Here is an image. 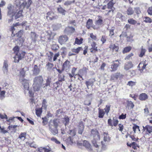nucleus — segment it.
Wrapping results in <instances>:
<instances>
[{
	"label": "nucleus",
	"mask_w": 152,
	"mask_h": 152,
	"mask_svg": "<svg viewBox=\"0 0 152 152\" xmlns=\"http://www.w3.org/2000/svg\"><path fill=\"white\" fill-rule=\"evenodd\" d=\"M8 62L7 61H4L3 67V70L4 73L5 74H7L8 72Z\"/></svg>",
	"instance_id": "16"
},
{
	"label": "nucleus",
	"mask_w": 152,
	"mask_h": 152,
	"mask_svg": "<svg viewBox=\"0 0 152 152\" xmlns=\"http://www.w3.org/2000/svg\"><path fill=\"white\" fill-rule=\"evenodd\" d=\"M144 113L147 116L148 115L149 113V111L147 107H145L144 109Z\"/></svg>",
	"instance_id": "60"
},
{
	"label": "nucleus",
	"mask_w": 152,
	"mask_h": 152,
	"mask_svg": "<svg viewBox=\"0 0 152 152\" xmlns=\"http://www.w3.org/2000/svg\"><path fill=\"white\" fill-rule=\"evenodd\" d=\"M38 151L39 152H49L50 150L45 148L41 147L38 148Z\"/></svg>",
	"instance_id": "26"
},
{
	"label": "nucleus",
	"mask_w": 152,
	"mask_h": 152,
	"mask_svg": "<svg viewBox=\"0 0 152 152\" xmlns=\"http://www.w3.org/2000/svg\"><path fill=\"white\" fill-rule=\"evenodd\" d=\"M5 91H2L0 92V99H3L5 97Z\"/></svg>",
	"instance_id": "43"
},
{
	"label": "nucleus",
	"mask_w": 152,
	"mask_h": 152,
	"mask_svg": "<svg viewBox=\"0 0 152 152\" xmlns=\"http://www.w3.org/2000/svg\"><path fill=\"white\" fill-rule=\"evenodd\" d=\"M23 30H20L18 33H16V35L17 36L19 37V38L23 34Z\"/></svg>",
	"instance_id": "55"
},
{
	"label": "nucleus",
	"mask_w": 152,
	"mask_h": 152,
	"mask_svg": "<svg viewBox=\"0 0 152 152\" xmlns=\"http://www.w3.org/2000/svg\"><path fill=\"white\" fill-rule=\"evenodd\" d=\"M127 106L128 108L132 109L134 107V105L131 101L128 100L127 101Z\"/></svg>",
	"instance_id": "22"
},
{
	"label": "nucleus",
	"mask_w": 152,
	"mask_h": 152,
	"mask_svg": "<svg viewBox=\"0 0 152 152\" xmlns=\"http://www.w3.org/2000/svg\"><path fill=\"white\" fill-rule=\"evenodd\" d=\"M143 21L146 23H151L152 22V20L149 17H145L143 18Z\"/></svg>",
	"instance_id": "27"
},
{
	"label": "nucleus",
	"mask_w": 152,
	"mask_h": 152,
	"mask_svg": "<svg viewBox=\"0 0 152 152\" xmlns=\"http://www.w3.org/2000/svg\"><path fill=\"white\" fill-rule=\"evenodd\" d=\"M51 140L52 141L54 142L56 144H58L60 143V141L56 139L54 137H52L51 138Z\"/></svg>",
	"instance_id": "57"
},
{
	"label": "nucleus",
	"mask_w": 152,
	"mask_h": 152,
	"mask_svg": "<svg viewBox=\"0 0 152 152\" xmlns=\"http://www.w3.org/2000/svg\"><path fill=\"white\" fill-rule=\"evenodd\" d=\"M96 44L95 42H93L91 44L92 48L90 49L91 52H92L94 51H97V47H96Z\"/></svg>",
	"instance_id": "25"
},
{
	"label": "nucleus",
	"mask_w": 152,
	"mask_h": 152,
	"mask_svg": "<svg viewBox=\"0 0 152 152\" xmlns=\"http://www.w3.org/2000/svg\"><path fill=\"white\" fill-rule=\"evenodd\" d=\"M131 145H132V147L134 149H137V147H139L137 145L135 142H132L131 143Z\"/></svg>",
	"instance_id": "52"
},
{
	"label": "nucleus",
	"mask_w": 152,
	"mask_h": 152,
	"mask_svg": "<svg viewBox=\"0 0 152 152\" xmlns=\"http://www.w3.org/2000/svg\"><path fill=\"white\" fill-rule=\"evenodd\" d=\"M65 30L70 33H73L75 31V29L72 27H68L66 28Z\"/></svg>",
	"instance_id": "31"
},
{
	"label": "nucleus",
	"mask_w": 152,
	"mask_h": 152,
	"mask_svg": "<svg viewBox=\"0 0 152 152\" xmlns=\"http://www.w3.org/2000/svg\"><path fill=\"white\" fill-rule=\"evenodd\" d=\"M132 49L131 47L130 46L124 48L123 50V53H125L130 51Z\"/></svg>",
	"instance_id": "36"
},
{
	"label": "nucleus",
	"mask_w": 152,
	"mask_h": 152,
	"mask_svg": "<svg viewBox=\"0 0 152 152\" xmlns=\"http://www.w3.org/2000/svg\"><path fill=\"white\" fill-rule=\"evenodd\" d=\"M148 64V63L146 61H145L141 62L139 64L138 66L141 72H142L143 70L145 69L147 65Z\"/></svg>",
	"instance_id": "9"
},
{
	"label": "nucleus",
	"mask_w": 152,
	"mask_h": 152,
	"mask_svg": "<svg viewBox=\"0 0 152 152\" xmlns=\"http://www.w3.org/2000/svg\"><path fill=\"white\" fill-rule=\"evenodd\" d=\"M115 28H112L110 31V36L111 37L114 34V31Z\"/></svg>",
	"instance_id": "59"
},
{
	"label": "nucleus",
	"mask_w": 152,
	"mask_h": 152,
	"mask_svg": "<svg viewBox=\"0 0 152 152\" xmlns=\"http://www.w3.org/2000/svg\"><path fill=\"white\" fill-rule=\"evenodd\" d=\"M143 130H146L149 134H151L152 132V126L147 125L145 126H143Z\"/></svg>",
	"instance_id": "18"
},
{
	"label": "nucleus",
	"mask_w": 152,
	"mask_h": 152,
	"mask_svg": "<svg viewBox=\"0 0 152 152\" xmlns=\"http://www.w3.org/2000/svg\"><path fill=\"white\" fill-rule=\"evenodd\" d=\"M146 51V50L145 49L143 48L142 47L141 48V52L139 55V57H142L144 55Z\"/></svg>",
	"instance_id": "40"
},
{
	"label": "nucleus",
	"mask_w": 152,
	"mask_h": 152,
	"mask_svg": "<svg viewBox=\"0 0 152 152\" xmlns=\"http://www.w3.org/2000/svg\"><path fill=\"white\" fill-rule=\"evenodd\" d=\"M26 4V3L24 1V0H21V1L20 2L19 4V5H20V8L22 9L24 8L25 7V5Z\"/></svg>",
	"instance_id": "35"
},
{
	"label": "nucleus",
	"mask_w": 152,
	"mask_h": 152,
	"mask_svg": "<svg viewBox=\"0 0 152 152\" xmlns=\"http://www.w3.org/2000/svg\"><path fill=\"white\" fill-rule=\"evenodd\" d=\"M23 89L26 94L28 93L30 96H33L34 95L33 91L29 88L28 81L24 79L22 82Z\"/></svg>",
	"instance_id": "5"
},
{
	"label": "nucleus",
	"mask_w": 152,
	"mask_h": 152,
	"mask_svg": "<svg viewBox=\"0 0 152 152\" xmlns=\"http://www.w3.org/2000/svg\"><path fill=\"white\" fill-rule=\"evenodd\" d=\"M53 123L55 127H57L59 123V120L58 119H55L53 121Z\"/></svg>",
	"instance_id": "42"
},
{
	"label": "nucleus",
	"mask_w": 152,
	"mask_h": 152,
	"mask_svg": "<svg viewBox=\"0 0 152 152\" xmlns=\"http://www.w3.org/2000/svg\"><path fill=\"white\" fill-rule=\"evenodd\" d=\"M101 142L102 144L101 149H97V152H102L106 149V145L103 143L102 141Z\"/></svg>",
	"instance_id": "34"
},
{
	"label": "nucleus",
	"mask_w": 152,
	"mask_h": 152,
	"mask_svg": "<svg viewBox=\"0 0 152 152\" xmlns=\"http://www.w3.org/2000/svg\"><path fill=\"white\" fill-rule=\"evenodd\" d=\"M22 11L21 10H19L14 15V16H15V19H16L22 16Z\"/></svg>",
	"instance_id": "24"
},
{
	"label": "nucleus",
	"mask_w": 152,
	"mask_h": 152,
	"mask_svg": "<svg viewBox=\"0 0 152 152\" xmlns=\"http://www.w3.org/2000/svg\"><path fill=\"white\" fill-rule=\"evenodd\" d=\"M25 40L24 37H20L19 38V45H22L23 43Z\"/></svg>",
	"instance_id": "53"
},
{
	"label": "nucleus",
	"mask_w": 152,
	"mask_h": 152,
	"mask_svg": "<svg viewBox=\"0 0 152 152\" xmlns=\"http://www.w3.org/2000/svg\"><path fill=\"white\" fill-rule=\"evenodd\" d=\"M50 80L49 79H47L46 80V83L45 84V86H43L44 88H45V87L48 86H49L50 85Z\"/></svg>",
	"instance_id": "63"
},
{
	"label": "nucleus",
	"mask_w": 152,
	"mask_h": 152,
	"mask_svg": "<svg viewBox=\"0 0 152 152\" xmlns=\"http://www.w3.org/2000/svg\"><path fill=\"white\" fill-rule=\"evenodd\" d=\"M27 69V68H25L22 69L20 71L18 70H17V72L18 73V75L22 77H23L25 75L26 71Z\"/></svg>",
	"instance_id": "13"
},
{
	"label": "nucleus",
	"mask_w": 152,
	"mask_h": 152,
	"mask_svg": "<svg viewBox=\"0 0 152 152\" xmlns=\"http://www.w3.org/2000/svg\"><path fill=\"white\" fill-rule=\"evenodd\" d=\"M19 25L18 23H17L15 24H13V26L11 27V30L12 31V33L13 34L14 31L15 30V28H14L15 26H16Z\"/></svg>",
	"instance_id": "61"
},
{
	"label": "nucleus",
	"mask_w": 152,
	"mask_h": 152,
	"mask_svg": "<svg viewBox=\"0 0 152 152\" xmlns=\"http://www.w3.org/2000/svg\"><path fill=\"white\" fill-rule=\"evenodd\" d=\"M66 143L68 145H72L76 143L75 140L71 137H69L65 140Z\"/></svg>",
	"instance_id": "12"
},
{
	"label": "nucleus",
	"mask_w": 152,
	"mask_h": 152,
	"mask_svg": "<svg viewBox=\"0 0 152 152\" xmlns=\"http://www.w3.org/2000/svg\"><path fill=\"white\" fill-rule=\"evenodd\" d=\"M84 126L82 122H80L77 125L78 133L82 134L83 131Z\"/></svg>",
	"instance_id": "11"
},
{
	"label": "nucleus",
	"mask_w": 152,
	"mask_h": 152,
	"mask_svg": "<svg viewBox=\"0 0 152 152\" xmlns=\"http://www.w3.org/2000/svg\"><path fill=\"white\" fill-rule=\"evenodd\" d=\"M56 128V127H55V128L54 129L50 128V132L54 135H55L58 133V130Z\"/></svg>",
	"instance_id": "41"
},
{
	"label": "nucleus",
	"mask_w": 152,
	"mask_h": 152,
	"mask_svg": "<svg viewBox=\"0 0 152 152\" xmlns=\"http://www.w3.org/2000/svg\"><path fill=\"white\" fill-rule=\"evenodd\" d=\"M43 81L42 76H38L35 78L33 85V88L35 91H38L39 90Z\"/></svg>",
	"instance_id": "3"
},
{
	"label": "nucleus",
	"mask_w": 152,
	"mask_h": 152,
	"mask_svg": "<svg viewBox=\"0 0 152 152\" xmlns=\"http://www.w3.org/2000/svg\"><path fill=\"white\" fill-rule=\"evenodd\" d=\"M36 115L38 116H40L42 112V108H37L36 109Z\"/></svg>",
	"instance_id": "33"
},
{
	"label": "nucleus",
	"mask_w": 152,
	"mask_h": 152,
	"mask_svg": "<svg viewBox=\"0 0 152 152\" xmlns=\"http://www.w3.org/2000/svg\"><path fill=\"white\" fill-rule=\"evenodd\" d=\"M134 11L132 8L129 7L128 8L127 11V13L128 15H131L133 14Z\"/></svg>",
	"instance_id": "39"
},
{
	"label": "nucleus",
	"mask_w": 152,
	"mask_h": 152,
	"mask_svg": "<svg viewBox=\"0 0 152 152\" xmlns=\"http://www.w3.org/2000/svg\"><path fill=\"white\" fill-rule=\"evenodd\" d=\"M148 12L149 15H152V6L149 8Z\"/></svg>",
	"instance_id": "64"
},
{
	"label": "nucleus",
	"mask_w": 152,
	"mask_h": 152,
	"mask_svg": "<svg viewBox=\"0 0 152 152\" xmlns=\"http://www.w3.org/2000/svg\"><path fill=\"white\" fill-rule=\"evenodd\" d=\"M128 22L131 24L134 25L137 23V22L133 19H130L128 20Z\"/></svg>",
	"instance_id": "44"
},
{
	"label": "nucleus",
	"mask_w": 152,
	"mask_h": 152,
	"mask_svg": "<svg viewBox=\"0 0 152 152\" xmlns=\"http://www.w3.org/2000/svg\"><path fill=\"white\" fill-rule=\"evenodd\" d=\"M83 144L88 150L91 151L92 150L91 146L90 144L86 140L84 141Z\"/></svg>",
	"instance_id": "17"
},
{
	"label": "nucleus",
	"mask_w": 152,
	"mask_h": 152,
	"mask_svg": "<svg viewBox=\"0 0 152 152\" xmlns=\"http://www.w3.org/2000/svg\"><path fill=\"white\" fill-rule=\"evenodd\" d=\"M110 1L108 4V9H112L113 5V3L112 1L113 0H110Z\"/></svg>",
	"instance_id": "51"
},
{
	"label": "nucleus",
	"mask_w": 152,
	"mask_h": 152,
	"mask_svg": "<svg viewBox=\"0 0 152 152\" xmlns=\"http://www.w3.org/2000/svg\"><path fill=\"white\" fill-rule=\"evenodd\" d=\"M63 123L65 124V126L68 124L69 121V118L68 117H66L62 119Z\"/></svg>",
	"instance_id": "32"
},
{
	"label": "nucleus",
	"mask_w": 152,
	"mask_h": 152,
	"mask_svg": "<svg viewBox=\"0 0 152 152\" xmlns=\"http://www.w3.org/2000/svg\"><path fill=\"white\" fill-rule=\"evenodd\" d=\"M109 48L110 51L115 53H116L118 51L119 49L118 46L114 44H111L110 45Z\"/></svg>",
	"instance_id": "10"
},
{
	"label": "nucleus",
	"mask_w": 152,
	"mask_h": 152,
	"mask_svg": "<svg viewBox=\"0 0 152 152\" xmlns=\"http://www.w3.org/2000/svg\"><path fill=\"white\" fill-rule=\"evenodd\" d=\"M68 38L66 35L61 36L58 38V42L61 44L62 45L65 43L66 42Z\"/></svg>",
	"instance_id": "8"
},
{
	"label": "nucleus",
	"mask_w": 152,
	"mask_h": 152,
	"mask_svg": "<svg viewBox=\"0 0 152 152\" xmlns=\"http://www.w3.org/2000/svg\"><path fill=\"white\" fill-rule=\"evenodd\" d=\"M92 142L96 148L99 147L98 143L100 141V135L99 133L96 130L93 129L91 131Z\"/></svg>",
	"instance_id": "2"
},
{
	"label": "nucleus",
	"mask_w": 152,
	"mask_h": 152,
	"mask_svg": "<svg viewBox=\"0 0 152 152\" xmlns=\"http://www.w3.org/2000/svg\"><path fill=\"white\" fill-rule=\"evenodd\" d=\"M39 72V69L37 68V66L36 65L34 66V73L35 74H38Z\"/></svg>",
	"instance_id": "47"
},
{
	"label": "nucleus",
	"mask_w": 152,
	"mask_h": 152,
	"mask_svg": "<svg viewBox=\"0 0 152 152\" xmlns=\"http://www.w3.org/2000/svg\"><path fill=\"white\" fill-rule=\"evenodd\" d=\"M104 112L102 110L99 109V117L100 118H102L104 114Z\"/></svg>",
	"instance_id": "37"
},
{
	"label": "nucleus",
	"mask_w": 152,
	"mask_h": 152,
	"mask_svg": "<svg viewBox=\"0 0 152 152\" xmlns=\"http://www.w3.org/2000/svg\"><path fill=\"white\" fill-rule=\"evenodd\" d=\"M120 64V63H119L118 64H114L112 65L111 66V69H112L111 71H115L117 69L118 67L119 66Z\"/></svg>",
	"instance_id": "30"
},
{
	"label": "nucleus",
	"mask_w": 152,
	"mask_h": 152,
	"mask_svg": "<svg viewBox=\"0 0 152 152\" xmlns=\"http://www.w3.org/2000/svg\"><path fill=\"white\" fill-rule=\"evenodd\" d=\"M103 20L102 18L99 16H97L95 18V25L92 26V28L94 29H98L100 26L102 24Z\"/></svg>",
	"instance_id": "6"
},
{
	"label": "nucleus",
	"mask_w": 152,
	"mask_h": 152,
	"mask_svg": "<svg viewBox=\"0 0 152 152\" xmlns=\"http://www.w3.org/2000/svg\"><path fill=\"white\" fill-rule=\"evenodd\" d=\"M83 41V39H79L77 38L75 39V43L76 44L80 45L82 43Z\"/></svg>",
	"instance_id": "48"
},
{
	"label": "nucleus",
	"mask_w": 152,
	"mask_h": 152,
	"mask_svg": "<svg viewBox=\"0 0 152 152\" xmlns=\"http://www.w3.org/2000/svg\"><path fill=\"white\" fill-rule=\"evenodd\" d=\"M13 50L16 55L14 57L15 62H18L20 60H21L25 54V53L23 52H19V48L18 46H15L13 48Z\"/></svg>",
	"instance_id": "4"
},
{
	"label": "nucleus",
	"mask_w": 152,
	"mask_h": 152,
	"mask_svg": "<svg viewBox=\"0 0 152 152\" xmlns=\"http://www.w3.org/2000/svg\"><path fill=\"white\" fill-rule=\"evenodd\" d=\"M55 15L54 13L51 12H48L47 13L46 18L48 20H52L55 18Z\"/></svg>",
	"instance_id": "15"
},
{
	"label": "nucleus",
	"mask_w": 152,
	"mask_h": 152,
	"mask_svg": "<svg viewBox=\"0 0 152 152\" xmlns=\"http://www.w3.org/2000/svg\"><path fill=\"white\" fill-rule=\"evenodd\" d=\"M148 98V95L145 93L140 94L139 96V99L141 101H145Z\"/></svg>",
	"instance_id": "14"
},
{
	"label": "nucleus",
	"mask_w": 152,
	"mask_h": 152,
	"mask_svg": "<svg viewBox=\"0 0 152 152\" xmlns=\"http://www.w3.org/2000/svg\"><path fill=\"white\" fill-rule=\"evenodd\" d=\"M110 110V107L109 105H107L105 108L104 110L105 112L107 114H108Z\"/></svg>",
	"instance_id": "54"
},
{
	"label": "nucleus",
	"mask_w": 152,
	"mask_h": 152,
	"mask_svg": "<svg viewBox=\"0 0 152 152\" xmlns=\"http://www.w3.org/2000/svg\"><path fill=\"white\" fill-rule=\"evenodd\" d=\"M118 122V121L117 119L115 118H113V120H112L111 119H109L108 120L109 125L111 126H116Z\"/></svg>",
	"instance_id": "7"
},
{
	"label": "nucleus",
	"mask_w": 152,
	"mask_h": 152,
	"mask_svg": "<svg viewBox=\"0 0 152 152\" xmlns=\"http://www.w3.org/2000/svg\"><path fill=\"white\" fill-rule=\"evenodd\" d=\"M13 5L12 4L9 5L7 7L8 10L7 12V16L12 18L11 19L8 20V22H10L12 20V18L14 16L15 14L18 11V10L21 8L20 5Z\"/></svg>",
	"instance_id": "1"
},
{
	"label": "nucleus",
	"mask_w": 152,
	"mask_h": 152,
	"mask_svg": "<svg viewBox=\"0 0 152 152\" xmlns=\"http://www.w3.org/2000/svg\"><path fill=\"white\" fill-rule=\"evenodd\" d=\"M82 48L81 47H79L76 48H74L72 50L73 52L78 53L79 51L82 49Z\"/></svg>",
	"instance_id": "45"
},
{
	"label": "nucleus",
	"mask_w": 152,
	"mask_h": 152,
	"mask_svg": "<svg viewBox=\"0 0 152 152\" xmlns=\"http://www.w3.org/2000/svg\"><path fill=\"white\" fill-rule=\"evenodd\" d=\"M58 10L59 12L62 14L63 15H65V11L62 7H58Z\"/></svg>",
	"instance_id": "46"
},
{
	"label": "nucleus",
	"mask_w": 152,
	"mask_h": 152,
	"mask_svg": "<svg viewBox=\"0 0 152 152\" xmlns=\"http://www.w3.org/2000/svg\"><path fill=\"white\" fill-rule=\"evenodd\" d=\"M26 133L25 132H22L19 136V138L21 140L23 141L26 138Z\"/></svg>",
	"instance_id": "23"
},
{
	"label": "nucleus",
	"mask_w": 152,
	"mask_h": 152,
	"mask_svg": "<svg viewBox=\"0 0 152 152\" xmlns=\"http://www.w3.org/2000/svg\"><path fill=\"white\" fill-rule=\"evenodd\" d=\"M0 132H1L4 134L7 133V131L5 130L4 128H1L0 126Z\"/></svg>",
	"instance_id": "56"
},
{
	"label": "nucleus",
	"mask_w": 152,
	"mask_h": 152,
	"mask_svg": "<svg viewBox=\"0 0 152 152\" xmlns=\"http://www.w3.org/2000/svg\"><path fill=\"white\" fill-rule=\"evenodd\" d=\"M104 140L105 142H108L110 140V138L109 136L106 133L104 134Z\"/></svg>",
	"instance_id": "28"
},
{
	"label": "nucleus",
	"mask_w": 152,
	"mask_h": 152,
	"mask_svg": "<svg viewBox=\"0 0 152 152\" xmlns=\"http://www.w3.org/2000/svg\"><path fill=\"white\" fill-rule=\"evenodd\" d=\"M70 63L69 61H65L63 64V68L64 69H68L69 68L70 66Z\"/></svg>",
	"instance_id": "29"
},
{
	"label": "nucleus",
	"mask_w": 152,
	"mask_h": 152,
	"mask_svg": "<svg viewBox=\"0 0 152 152\" xmlns=\"http://www.w3.org/2000/svg\"><path fill=\"white\" fill-rule=\"evenodd\" d=\"M133 67V65L131 62H128L126 63L124 66V69L127 71L129 70L130 69Z\"/></svg>",
	"instance_id": "19"
},
{
	"label": "nucleus",
	"mask_w": 152,
	"mask_h": 152,
	"mask_svg": "<svg viewBox=\"0 0 152 152\" xmlns=\"http://www.w3.org/2000/svg\"><path fill=\"white\" fill-rule=\"evenodd\" d=\"M135 83L134 82H133L132 81H130L128 83H127V85L131 86H134L135 85Z\"/></svg>",
	"instance_id": "58"
},
{
	"label": "nucleus",
	"mask_w": 152,
	"mask_h": 152,
	"mask_svg": "<svg viewBox=\"0 0 152 152\" xmlns=\"http://www.w3.org/2000/svg\"><path fill=\"white\" fill-rule=\"evenodd\" d=\"M87 69L86 67L83 68L82 69L80 70L79 73L82 75L86 76L87 74Z\"/></svg>",
	"instance_id": "21"
},
{
	"label": "nucleus",
	"mask_w": 152,
	"mask_h": 152,
	"mask_svg": "<svg viewBox=\"0 0 152 152\" xmlns=\"http://www.w3.org/2000/svg\"><path fill=\"white\" fill-rule=\"evenodd\" d=\"M91 104V101L88 99H86L85 101L84 104L87 105H89Z\"/></svg>",
	"instance_id": "50"
},
{
	"label": "nucleus",
	"mask_w": 152,
	"mask_h": 152,
	"mask_svg": "<svg viewBox=\"0 0 152 152\" xmlns=\"http://www.w3.org/2000/svg\"><path fill=\"white\" fill-rule=\"evenodd\" d=\"M31 37L32 40L33 41H35L37 38L35 33L34 32H31Z\"/></svg>",
	"instance_id": "49"
},
{
	"label": "nucleus",
	"mask_w": 152,
	"mask_h": 152,
	"mask_svg": "<svg viewBox=\"0 0 152 152\" xmlns=\"http://www.w3.org/2000/svg\"><path fill=\"white\" fill-rule=\"evenodd\" d=\"M94 25H93L92 20L90 19H88L86 22V26L87 28L89 29L91 27H92V26Z\"/></svg>",
	"instance_id": "20"
},
{
	"label": "nucleus",
	"mask_w": 152,
	"mask_h": 152,
	"mask_svg": "<svg viewBox=\"0 0 152 152\" xmlns=\"http://www.w3.org/2000/svg\"><path fill=\"white\" fill-rule=\"evenodd\" d=\"M133 129L134 133L138 131L140 132V131L139 128V126L135 125H134L133 127Z\"/></svg>",
	"instance_id": "38"
},
{
	"label": "nucleus",
	"mask_w": 152,
	"mask_h": 152,
	"mask_svg": "<svg viewBox=\"0 0 152 152\" xmlns=\"http://www.w3.org/2000/svg\"><path fill=\"white\" fill-rule=\"evenodd\" d=\"M126 117V114H122L121 115H120L119 117V119H125Z\"/></svg>",
	"instance_id": "62"
}]
</instances>
